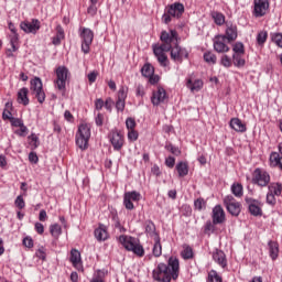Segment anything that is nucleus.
Segmentation results:
<instances>
[{"instance_id": "33", "label": "nucleus", "mask_w": 282, "mask_h": 282, "mask_svg": "<svg viewBox=\"0 0 282 282\" xmlns=\"http://www.w3.org/2000/svg\"><path fill=\"white\" fill-rule=\"evenodd\" d=\"M212 18L214 19L216 25H224L226 23V17L224 15V13L213 11Z\"/></svg>"}, {"instance_id": "49", "label": "nucleus", "mask_w": 282, "mask_h": 282, "mask_svg": "<svg viewBox=\"0 0 282 282\" xmlns=\"http://www.w3.org/2000/svg\"><path fill=\"white\" fill-rule=\"evenodd\" d=\"M220 65H223V67H231L232 62L230 61V57H228V55H223L220 58Z\"/></svg>"}, {"instance_id": "10", "label": "nucleus", "mask_w": 282, "mask_h": 282, "mask_svg": "<svg viewBox=\"0 0 282 282\" xmlns=\"http://www.w3.org/2000/svg\"><path fill=\"white\" fill-rule=\"evenodd\" d=\"M20 29L25 34H36L41 30V22L37 19H33L31 22L24 21L20 23Z\"/></svg>"}, {"instance_id": "26", "label": "nucleus", "mask_w": 282, "mask_h": 282, "mask_svg": "<svg viewBox=\"0 0 282 282\" xmlns=\"http://www.w3.org/2000/svg\"><path fill=\"white\" fill-rule=\"evenodd\" d=\"M9 43L11 45L9 52H17L19 50V33H11L9 35Z\"/></svg>"}, {"instance_id": "21", "label": "nucleus", "mask_w": 282, "mask_h": 282, "mask_svg": "<svg viewBox=\"0 0 282 282\" xmlns=\"http://www.w3.org/2000/svg\"><path fill=\"white\" fill-rule=\"evenodd\" d=\"M28 94H30V90L25 87L21 88L18 91L19 105H23L24 107H28V105H30V98L28 97Z\"/></svg>"}, {"instance_id": "54", "label": "nucleus", "mask_w": 282, "mask_h": 282, "mask_svg": "<svg viewBox=\"0 0 282 282\" xmlns=\"http://www.w3.org/2000/svg\"><path fill=\"white\" fill-rule=\"evenodd\" d=\"M17 135H20V138H25L28 135V127L25 124L20 126V129L15 131Z\"/></svg>"}, {"instance_id": "7", "label": "nucleus", "mask_w": 282, "mask_h": 282, "mask_svg": "<svg viewBox=\"0 0 282 282\" xmlns=\"http://www.w3.org/2000/svg\"><path fill=\"white\" fill-rule=\"evenodd\" d=\"M270 10L269 0H253V17L257 19L265 17Z\"/></svg>"}, {"instance_id": "37", "label": "nucleus", "mask_w": 282, "mask_h": 282, "mask_svg": "<svg viewBox=\"0 0 282 282\" xmlns=\"http://www.w3.org/2000/svg\"><path fill=\"white\" fill-rule=\"evenodd\" d=\"M50 232L52 237H54L55 239H58V237H61L63 232V229H61V225L54 224L50 226Z\"/></svg>"}, {"instance_id": "13", "label": "nucleus", "mask_w": 282, "mask_h": 282, "mask_svg": "<svg viewBox=\"0 0 282 282\" xmlns=\"http://www.w3.org/2000/svg\"><path fill=\"white\" fill-rule=\"evenodd\" d=\"M171 58L172 61H176L177 63H182L184 58H188V51L186 48L180 47V45H176L171 50Z\"/></svg>"}, {"instance_id": "32", "label": "nucleus", "mask_w": 282, "mask_h": 282, "mask_svg": "<svg viewBox=\"0 0 282 282\" xmlns=\"http://www.w3.org/2000/svg\"><path fill=\"white\" fill-rule=\"evenodd\" d=\"M145 232L149 237H152V239H155V237H160L156 232H155V225L153 224V221H147L145 223Z\"/></svg>"}, {"instance_id": "38", "label": "nucleus", "mask_w": 282, "mask_h": 282, "mask_svg": "<svg viewBox=\"0 0 282 282\" xmlns=\"http://www.w3.org/2000/svg\"><path fill=\"white\" fill-rule=\"evenodd\" d=\"M124 197L128 199H131L132 202H140L142 199V194L139 192L132 191V192H127L124 194Z\"/></svg>"}, {"instance_id": "23", "label": "nucleus", "mask_w": 282, "mask_h": 282, "mask_svg": "<svg viewBox=\"0 0 282 282\" xmlns=\"http://www.w3.org/2000/svg\"><path fill=\"white\" fill-rule=\"evenodd\" d=\"M230 127L234 129V131H237L238 133H246V126L242 121H240L239 118H234L230 120Z\"/></svg>"}, {"instance_id": "42", "label": "nucleus", "mask_w": 282, "mask_h": 282, "mask_svg": "<svg viewBox=\"0 0 282 282\" xmlns=\"http://www.w3.org/2000/svg\"><path fill=\"white\" fill-rule=\"evenodd\" d=\"M29 144L32 147V149H39V137L35 133L29 135Z\"/></svg>"}, {"instance_id": "61", "label": "nucleus", "mask_w": 282, "mask_h": 282, "mask_svg": "<svg viewBox=\"0 0 282 282\" xmlns=\"http://www.w3.org/2000/svg\"><path fill=\"white\" fill-rule=\"evenodd\" d=\"M29 161L31 162V164H37L39 163V155H36V152H30Z\"/></svg>"}, {"instance_id": "36", "label": "nucleus", "mask_w": 282, "mask_h": 282, "mask_svg": "<svg viewBox=\"0 0 282 282\" xmlns=\"http://www.w3.org/2000/svg\"><path fill=\"white\" fill-rule=\"evenodd\" d=\"M141 74L145 78H149V77L153 76V74H155V69L153 68V66L151 64H145L141 69Z\"/></svg>"}, {"instance_id": "56", "label": "nucleus", "mask_w": 282, "mask_h": 282, "mask_svg": "<svg viewBox=\"0 0 282 282\" xmlns=\"http://www.w3.org/2000/svg\"><path fill=\"white\" fill-rule=\"evenodd\" d=\"M267 204H270V206H274V204H276V196L274 194L268 192Z\"/></svg>"}, {"instance_id": "45", "label": "nucleus", "mask_w": 282, "mask_h": 282, "mask_svg": "<svg viewBox=\"0 0 282 282\" xmlns=\"http://www.w3.org/2000/svg\"><path fill=\"white\" fill-rule=\"evenodd\" d=\"M128 91H129V88H127V86H121L118 91V100H127Z\"/></svg>"}, {"instance_id": "47", "label": "nucleus", "mask_w": 282, "mask_h": 282, "mask_svg": "<svg viewBox=\"0 0 282 282\" xmlns=\"http://www.w3.org/2000/svg\"><path fill=\"white\" fill-rule=\"evenodd\" d=\"M194 207L196 210H202L203 208H206V200H204V198H197L194 202Z\"/></svg>"}, {"instance_id": "44", "label": "nucleus", "mask_w": 282, "mask_h": 282, "mask_svg": "<svg viewBox=\"0 0 282 282\" xmlns=\"http://www.w3.org/2000/svg\"><path fill=\"white\" fill-rule=\"evenodd\" d=\"M14 204L19 210H23V208H25V200L23 199V195H19L15 198Z\"/></svg>"}, {"instance_id": "48", "label": "nucleus", "mask_w": 282, "mask_h": 282, "mask_svg": "<svg viewBox=\"0 0 282 282\" xmlns=\"http://www.w3.org/2000/svg\"><path fill=\"white\" fill-rule=\"evenodd\" d=\"M183 259H193V249L191 247H185L182 251Z\"/></svg>"}, {"instance_id": "40", "label": "nucleus", "mask_w": 282, "mask_h": 282, "mask_svg": "<svg viewBox=\"0 0 282 282\" xmlns=\"http://www.w3.org/2000/svg\"><path fill=\"white\" fill-rule=\"evenodd\" d=\"M173 46H171V43L169 42H163V44L161 45H154L153 46V52H155V50H159L161 53L164 54V52H171Z\"/></svg>"}, {"instance_id": "1", "label": "nucleus", "mask_w": 282, "mask_h": 282, "mask_svg": "<svg viewBox=\"0 0 282 282\" xmlns=\"http://www.w3.org/2000/svg\"><path fill=\"white\" fill-rule=\"evenodd\" d=\"M152 274L154 281L159 282H171V279H177L180 276V260L177 258H170L167 265L159 263Z\"/></svg>"}, {"instance_id": "19", "label": "nucleus", "mask_w": 282, "mask_h": 282, "mask_svg": "<svg viewBox=\"0 0 282 282\" xmlns=\"http://www.w3.org/2000/svg\"><path fill=\"white\" fill-rule=\"evenodd\" d=\"M167 14H170V17H176V19H180V15L184 14V4L175 2L174 4L170 6Z\"/></svg>"}, {"instance_id": "63", "label": "nucleus", "mask_w": 282, "mask_h": 282, "mask_svg": "<svg viewBox=\"0 0 282 282\" xmlns=\"http://www.w3.org/2000/svg\"><path fill=\"white\" fill-rule=\"evenodd\" d=\"M11 124L12 127H22L23 123V120L19 119V118H13L11 119Z\"/></svg>"}, {"instance_id": "64", "label": "nucleus", "mask_w": 282, "mask_h": 282, "mask_svg": "<svg viewBox=\"0 0 282 282\" xmlns=\"http://www.w3.org/2000/svg\"><path fill=\"white\" fill-rule=\"evenodd\" d=\"M135 94L139 96V98H142L144 96V86L138 85Z\"/></svg>"}, {"instance_id": "6", "label": "nucleus", "mask_w": 282, "mask_h": 282, "mask_svg": "<svg viewBox=\"0 0 282 282\" xmlns=\"http://www.w3.org/2000/svg\"><path fill=\"white\" fill-rule=\"evenodd\" d=\"M82 37V52L89 54L91 43H94V31L90 29H83L80 32Z\"/></svg>"}, {"instance_id": "18", "label": "nucleus", "mask_w": 282, "mask_h": 282, "mask_svg": "<svg viewBox=\"0 0 282 282\" xmlns=\"http://www.w3.org/2000/svg\"><path fill=\"white\" fill-rule=\"evenodd\" d=\"M110 142L117 151H120L122 149V144H124V140L122 139V134L119 132H111L110 134Z\"/></svg>"}, {"instance_id": "55", "label": "nucleus", "mask_w": 282, "mask_h": 282, "mask_svg": "<svg viewBox=\"0 0 282 282\" xmlns=\"http://www.w3.org/2000/svg\"><path fill=\"white\" fill-rule=\"evenodd\" d=\"M123 204L127 210H133V200L131 198H127V196H123Z\"/></svg>"}, {"instance_id": "57", "label": "nucleus", "mask_w": 282, "mask_h": 282, "mask_svg": "<svg viewBox=\"0 0 282 282\" xmlns=\"http://www.w3.org/2000/svg\"><path fill=\"white\" fill-rule=\"evenodd\" d=\"M37 259H42V261H45L47 253L45 252L44 247H41L36 252H35Z\"/></svg>"}, {"instance_id": "16", "label": "nucleus", "mask_w": 282, "mask_h": 282, "mask_svg": "<svg viewBox=\"0 0 282 282\" xmlns=\"http://www.w3.org/2000/svg\"><path fill=\"white\" fill-rule=\"evenodd\" d=\"M72 265L78 272H83V258H80V251L73 249L72 251Z\"/></svg>"}, {"instance_id": "20", "label": "nucleus", "mask_w": 282, "mask_h": 282, "mask_svg": "<svg viewBox=\"0 0 282 282\" xmlns=\"http://www.w3.org/2000/svg\"><path fill=\"white\" fill-rule=\"evenodd\" d=\"M279 153L273 152L270 155V162L273 166H279L282 171V143L279 144Z\"/></svg>"}, {"instance_id": "43", "label": "nucleus", "mask_w": 282, "mask_h": 282, "mask_svg": "<svg viewBox=\"0 0 282 282\" xmlns=\"http://www.w3.org/2000/svg\"><path fill=\"white\" fill-rule=\"evenodd\" d=\"M265 41H268V32L261 31L260 33H258V35H257L258 45H263V43H265Z\"/></svg>"}, {"instance_id": "15", "label": "nucleus", "mask_w": 282, "mask_h": 282, "mask_svg": "<svg viewBox=\"0 0 282 282\" xmlns=\"http://www.w3.org/2000/svg\"><path fill=\"white\" fill-rule=\"evenodd\" d=\"M224 221H226V213L220 205H216L213 208V224H224Z\"/></svg>"}, {"instance_id": "2", "label": "nucleus", "mask_w": 282, "mask_h": 282, "mask_svg": "<svg viewBox=\"0 0 282 282\" xmlns=\"http://www.w3.org/2000/svg\"><path fill=\"white\" fill-rule=\"evenodd\" d=\"M119 242L123 246V248H126V250L133 252L137 254V257H144V248L141 246L138 239L131 236H120Z\"/></svg>"}, {"instance_id": "22", "label": "nucleus", "mask_w": 282, "mask_h": 282, "mask_svg": "<svg viewBox=\"0 0 282 282\" xmlns=\"http://www.w3.org/2000/svg\"><path fill=\"white\" fill-rule=\"evenodd\" d=\"M95 239H97V241H107L109 239L107 227L100 225L97 229H95Z\"/></svg>"}, {"instance_id": "12", "label": "nucleus", "mask_w": 282, "mask_h": 282, "mask_svg": "<svg viewBox=\"0 0 282 282\" xmlns=\"http://www.w3.org/2000/svg\"><path fill=\"white\" fill-rule=\"evenodd\" d=\"M167 99L169 97L166 96V90L162 87H159L156 90L153 91L151 102L152 105L158 107V105L166 102Z\"/></svg>"}, {"instance_id": "17", "label": "nucleus", "mask_w": 282, "mask_h": 282, "mask_svg": "<svg viewBox=\"0 0 282 282\" xmlns=\"http://www.w3.org/2000/svg\"><path fill=\"white\" fill-rule=\"evenodd\" d=\"M247 204L249 206V213L253 215V217H259L262 215L261 203L249 198L247 199Z\"/></svg>"}, {"instance_id": "39", "label": "nucleus", "mask_w": 282, "mask_h": 282, "mask_svg": "<svg viewBox=\"0 0 282 282\" xmlns=\"http://www.w3.org/2000/svg\"><path fill=\"white\" fill-rule=\"evenodd\" d=\"M204 61L209 65H215L217 63V56L213 52H206L204 53Z\"/></svg>"}, {"instance_id": "46", "label": "nucleus", "mask_w": 282, "mask_h": 282, "mask_svg": "<svg viewBox=\"0 0 282 282\" xmlns=\"http://www.w3.org/2000/svg\"><path fill=\"white\" fill-rule=\"evenodd\" d=\"M208 282H221V276L217 274V271H210L208 274Z\"/></svg>"}, {"instance_id": "53", "label": "nucleus", "mask_w": 282, "mask_h": 282, "mask_svg": "<svg viewBox=\"0 0 282 282\" xmlns=\"http://www.w3.org/2000/svg\"><path fill=\"white\" fill-rule=\"evenodd\" d=\"M166 151H170L173 155H180L182 151H180V148L173 147V144L165 145Z\"/></svg>"}, {"instance_id": "4", "label": "nucleus", "mask_w": 282, "mask_h": 282, "mask_svg": "<svg viewBox=\"0 0 282 282\" xmlns=\"http://www.w3.org/2000/svg\"><path fill=\"white\" fill-rule=\"evenodd\" d=\"M30 85V91L32 96L36 98L40 105H43L45 102V90H43V82L41 80V78L35 77L31 79Z\"/></svg>"}, {"instance_id": "41", "label": "nucleus", "mask_w": 282, "mask_h": 282, "mask_svg": "<svg viewBox=\"0 0 282 282\" xmlns=\"http://www.w3.org/2000/svg\"><path fill=\"white\" fill-rule=\"evenodd\" d=\"M242 54H234L232 58H234V65L236 67H243V65H246V59H243V57H241Z\"/></svg>"}, {"instance_id": "31", "label": "nucleus", "mask_w": 282, "mask_h": 282, "mask_svg": "<svg viewBox=\"0 0 282 282\" xmlns=\"http://www.w3.org/2000/svg\"><path fill=\"white\" fill-rule=\"evenodd\" d=\"M152 252L154 257H162V243L160 242V236H155L154 238V246Z\"/></svg>"}, {"instance_id": "14", "label": "nucleus", "mask_w": 282, "mask_h": 282, "mask_svg": "<svg viewBox=\"0 0 282 282\" xmlns=\"http://www.w3.org/2000/svg\"><path fill=\"white\" fill-rule=\"evenodd\" d=\"M227 28L225 31V40H227V43H232L237 41L238 32H237V25L232 23H226Z\"/></svg>"}, {"instance_id": "30", "label": "nucleus", "mask_w": 282, "mask_h": 282, "mask_svg": "<svg viewBox=\"0 0 282 282\" xmlns=\"http://www.w3.org/2000/svg\"><path fill=\"white\" fill-rule=\"evenodd\" d=\"M153 52L160 65H162V67H166V63H169V57L166 56V53H161L160 50H154Z\"/></svg>"}, {"instance_id": "24", "label": "nucleus", "mask_w": 282, "mask_h": 282, "mask_svg": "<svg viewBox=\"0 0 282 282\" xmlns=\"http://www.w3.org/2000/svg\"><path fill=\"white\" fill-rule=\"evenodd\" d=\"M213 259L218 263V265H221V268H226V253L224 251L216 249L213 253Z\"/></svg>"}, {"instance_id": "62", "label": "nucleus", "mask_w": 282, "mask_h": 282, "mask_svg": "<svg viewBox=\"0 0 282 282\" xmlns=\"http://www.w3.org/2000/svg\"><path fill=\"white\" fill-rule=\"evenodd\" d=\"M165 164H166V166H169V169H173V166H175V158L169 156L165 160Z\"/></svg>"}, {"instance_id": "52", "label": "nucleus", "mask_w": 282, "mask_h": 282, "mask_svg": "<svg viewBox=\"0 0 282 282\" xmlns=\"http://www.w3.org/2000/svg\"><path fill=\"white\" fill-rule=\"evenodd\" d=\"M126 127H127L128 131L135 130V119H133V118H128V119L126 120Z\"/></svg>"}, {"instance_id": "27", "label": "nucleus", "mask_w": 282, "mask_h": 282, "mask_svg": "<svg viewBox=\"0 0 282 282\" xmlns=\"http://www.w3.org/2000/svg\"><path fill=\"white\" fill-rule=\"evenodd\" d=\"M174 39H177V32L176 31H171V34L167 33L166 31H163L161 33L162 43H173Z\"/></svg>"}, {"instance_id": "3", "label": "nucleus", "mask_w": 282, "mask_h": 282, "mask_svg": "<svg viewBox=\"0 0 282 282\" xmlns=\"http://www.w3.org/2000/svg\"><path fill=\"white\" fill-rule=\"evenodd\" d=\"M91 138V128L87 123H80L76 133V144L78 149L85 151L89 147V139Z\"/></svg>"}, {"instance_id": "8", "label": "nucleus", "mask_w": 282, "mask_h": 282, "mask_svg": "<svg viewBox=\"0 0 282 282\" xmlns=\"http://www.w3.org/2000/svg\"><path fill=\"white\" fill-rule=\"evenodd\" d=\"M224 204L228 213H230V215H232L234 217L239 216V213H241V204L235 200V197H232L231 195H228L224 198Z\"/></svg>"}, {"instance_id": "51", "label": "nucleus", "mask_w": 282, "mask_h": 282, "mask_svg": "<svg viewBox=\"0 0 282 282\" xmlns=\"http://www.w3.org/2000/svg\"><path fill=\"white\" fill-rule=\"evenodd\" d=\"M272 41L278 45V47H282V34L281 33H274L272 35Z\"/></svg>"}, {"instance_id": "60", "label": "nucleus", "mask_w": 282, "mask_h": 282, "mask_svg": "<svg viewBox=\"0 0 282 282\" xmlns=\"http://www.w3.org/2000/svg\"><path fill=\"white\" fill-rule=\"evenodd\" d=\"M34 228L37 235H43L45 232V227L41 223H35Z\"/></svg>"}, {"instance_id": "28", "label": "nucleus", "mask_w": 282, "mask_h": 282, "mask_svg": "<svg viewBox=\"0 0 282 282\" xmlns=\"http://www.w3.org/2000/svg\"><path fill=\"white\" fill-rule=\"evenodd\" d=\"M176 171H177L180 177H186V175H188V163L180 162L176 165Z\"/></svg>"}, {"instance_id": "5", "label": "nucleus", "mask_w": 282, "mask_h": 282, "mask_svg": "<svg viewBox=\"0 0 282 282\" xmlns=\"http://www.w3.org/2000/svg\"><path fill=\"white\" fill-rule=\"evenodd\" d=\"M67 72L64 66H59L56 69L55 88L62 94H65V87H67Z\"/></svg>"}, {"instance_id": "50", "label": "nucleus", "mask_w": 282, "mask_h": 282, "mask_svg": "<svg viewBox=\"0 0 282 282\" xmlns=\"http://www.w3.org/2000/svg\"><path fill=\"white\" fill-rule=\"evenodd\" d=\"M234 52L235 54H245V48H243V43L241 42H237L235 45H234Z\"/></svg>"}, {"instance_id": "58", "label": "nucleus", "mask_w": 282, "mask_h": 282, "mask_svg": "<svg viewBox=\"0 0 282 282\" xmlns=\"http://www.w3.org/2000/svg\"><path fill=\"white\" fill-rule=\"evenodd\" d=\"M128 140H130L131 142H135V140H138V131L129 130L128 131Z\"/></svg>"}, {"instance_id": "35", "label": "nucleus", "mask_w": 282, "mask_h": 282, "mask_svg": "<svg viewBox=\"0 0 282 282\" xmlns=\"http://www.w3.org/2000/svg\"><path fill=\"white\" fill-rule=\"evenodd\" d=\"M231 193L235 197H243V186L239 183H234L231 185Z\"/></svg>"}, {"instance_id": "29", "label": "nucleus", "mask_w": 282, "mask_h": 282, "mask_svg": "<svg viewBox=\"0 0 282 282\" xmlns=\"http://www.w3.org/2000/svg\"><path fill=\"white\" fill-rule=\"evenodd\" d=\"M269 254L273 260L279 257V243L269 241Z\"/></svg>"}, {"instance_id": "34", "label": "nucleus", "mask_w": 282, "mask_h": 282, "mask_svg": "<svg viewBox=\"0 0 282 282\" xmlns=\"http://www.w3.org/2000/svg\"><path fill=\"white\" fill-rule=\"evenodd\" d=\"M282 192V185L279 183H271L269 185V193H271V195H275V197H279L281 195Z\"/></svg>"}, {"instance_id": "25", "label": "nucleus", "mask_w": 282, "mask_h": 282, "mask_svg": "<svg viewBox=\"0 0 282 282\" xmlns=\"http://www.w3.org/2000/svg\"><path fill=\"white\" fill-rule=\"evenodd\" d=\"M202 87H204V82L200 79H196L194 82L193 79L187 80V88L191 89L193 94H195V91H200Z\"/></svg>"}, {"instance_id": "59", "label": "nucleus", "mask_w": 282, "mask_h": 282, "mask_svg": "<svg viewBox=\"0 0 282 282\" xmlns=\"http://www.w3.org/2000/svg\"><path fill=\"white\" fill-rule=\"evenodd\" d=\"M23 246H25V248H34V240L31 237H25L23 239Z\"/></svg>"}, {"instance_id": "9", "label": "nucleus", "mask_w": 282, "mask_h": 282, "mask_svg": "<svg viewBox=\"0 0 282 282\" xmlns=\"http://www.w3.org/2000/svg\"><path fill=\"white\" fill-rule=\"evenodd\" d=\"M252 180L253 184H258V186H267L270 184V174L262 169H256Z\"/></svg>"}, {"instance_id": "11", "label": "nucleus", "mask_w": 282, "mask_h": 282, "mask_svg": "<svg viewBox=\"0 0 282 282\" xmlns=\"http://www.w3.org/2000/svg\"><path fill=\"white\" fill-rule=\"evenodd\" d=\"M228 40H226V35H217L214 40V50L218 54H226V52H230V46L227 44Z\"/></svg>"}]
</instances>
